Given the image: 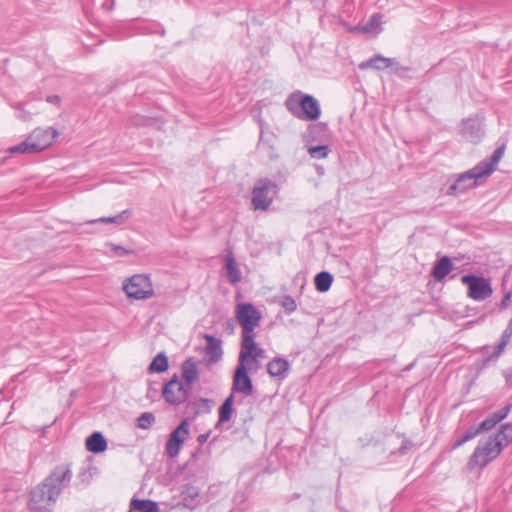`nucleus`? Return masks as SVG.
<instances>
[{
    "label": "nucleus",
    "instance_id": "2eb2a0df",
    "mask_svg": "<svg viewBox=\"0 0 512 512\" xmlns=\"http://www.w3.org/2000/svg\"><path fill=\"white\" fill-rule=\"evenodd\" d=\"M290 364L287 359L283 357H275L267 364L268 374L275 379L280 381L284 380L288 376Z\"/></svg>",
    "mask_w": 512,
    "mask_h": 512
},
{
    "label": "nucleus",
    "instance_id": "cd10ccee",
    "mask_svg": "<svg viewBox=\"0 0 512 512\" xmlns=\"http://www.w3.org/2000/svg\"><path fill=\"white\" fill-rule=\"evenodd\" d=\"M257 150L259 153L263 154L270 160H274L278 158V154L276 152L274 137L264 138L263 132L261 131L260 139L257 144Z\"/></svg>",
    "mask_w": 512,
    "mask_h": 512
},
{
    "label": "nucleus",
    "instance_id": "4be33fe9",
    "mask_svg": "<svg viewBox=\"0 0 512 512\" xmlns=\"http://www.w3.org/2000/svg\"><path fill=\"white\" fill-rule=\"evenodd\" d=\"M453 267L450 257L443 256L435 262L431 274L436 281L440 282L453 270Z\"/></svg>",
    "mask_w": 512,
    "mask_h": 512
},
{
    "label": "nucleus",
    "instance_id": "79ce46f5",
    "mask_svg": "<svg viewBox=\"0 0 512 512\" xmlns=\"http://www.w3.org/2000/svg\"><path fill=\"white\" fill-rule=\"evenodd\" d=\"M24 105L25 103H17L13 105V108L19 111L17 115L19 119H21L22 121H28L31 119L32 113L26 111L24 109Z\"/></svg>",
    "mask_w": 512,
    "mask_h": 512
},
{
    "label": "nucleus",
    "instance_id": "5701e85b",
    "mask_svg": "<svg viewBox=\"0 0 512 512\" xmlns=\"http://www.w3.org/2000/svg\"><path fill=\"white\" fill-rule=\"evenodd\" d=\"M107 440L101 432H93L86 439V449L94 454H99L107 449Z\"/></svg>",
    "mask_w": 512,
    "mask_h": 512
},
{
    "label": "nucleus",
    "instance_id": "6ab92c4d",
    "mask_svg": "<svg viewBox=\"0 0 512 512\" xmlns=\"http://www.w3.org/2000/svg\"><path fill=\"white\" fill-rule=\"evenodd\" d=\"M512 338V320H510L509 325L503 331L501 335L500 342L494 347L492 355L488 356V358L484 361L483 366L487 367L491 361L497 360L500 355L503 353L505 347L510 342Z\"/></svg>",
    "mask_w": 512,
    "mask_h": 512
},
{
    "label": "nucleus",
    "instance_id": "7ed1b4c3",
    "mask_svg": "<svg viewBox=\"0 0 512 512\" xmlns=\"http://www.w3.org/2000/svg\"><path fill=\"white\" fill-rule=\"evenodd\" d=\"M288 110L300 119L315 121L321 115L318 100L309 94L300 91L292 94L286 101Z\"/></svg>",
    "mask_w": 512,
    "mask_h": 512
},
{
    "label": "nucleus",
    "instance_id": "f704fd0d",
    "mask_svg": "<svg viewBox=\"0 0 512 512\" xmlns=\"http://www.w3.org/2000/svg\"><path fill=\"white\" fill-rule=\"evenodd\" d=\"M137 427L141 429H149L155 423L156 418L152 412H144L137 418Z\"/></svg>",
    "mask_w": 512,
    "mask_h": 512
},
{
    "label": "nucleus",
    "instance_id": "9b49d317",
    "mask_svg": "<svg viewBox=\"0 0 512 512\" xmlns=\"http://www.w3.org/2000/svg\"><path fill=\"white\" fill-rule=\"evenodd\" d=\"M190 427L187 419H183L181 423L170 433L166 443L165 453L169 458L178 456L180 449L189 436Z\"/></svg>",
    "mask_w": 512,
    "mask_h": 512
},
{
    "label": "nucleus",
    "instance_id": "a18cd8bd",
    "mask_svg": "<svg viewBox=\"0 0 512 512\" xmlns=\"http://www.w3.org/2000/svg\"><path fill=\"white\" fill-rule=\"evenodd\" d=\"M493 349L491 346H488V345H485L481 348V352L483 354V359H482V362H481V368H485L483 366L484 364V361L488 358V356L492 355L493 353Z\"/></svg>",
    "mask_w": 512,
    "mask_h": 512
},
{
    "label": "nucleus",
    "instance_id": "2f4dec72",
    "mask_svg": "<svg viewBox=\"0 0 512 512\" xmlns=\"http://www.w3.org/2000/svg\"><path fill=\"white\" fill-rule=\"evenodd\" d=\"M131 509L138 512H160L159 506L155 501L135 498L131 501Z\"/></svg>",
    "mask_w": 512,
    "mask_h": 512
},
{
    "label": "nucleus",
    "instance_id": "39448f33",
    "mask_svg": "<svg viewBox=\"0 0 512 512\" xmlns=\"http://www.w3.org/2000/svg\"><path fill=\"white\" fill-rule=\"evenodd\" d=\"M485 173L476 164L473 168L454 175V180L448 186L445 194L448 196H458L467 191L476 188L479 185V180L486 178Z\"/></svg>",
    "mask_w": 512,
    "mask_h": 512
},
{
    "label": "nucleus",
    "instance_id": "f257e3e1",
    "mask_svg": "<svg viewBox=\"0 0 512 512\" xmlns=\"http://www.w3.org/2000/svg\"><path fill=\"white\" fill-rule=\"evenodd\" d=\"M71 464L56 466L29 494L28 508L33 512H47L56 503L63 488L72 480Z\"/></svg>",
    "mask_w": 512,
    "mask_h": 512
},
{
    "label": "nucleus",
    "instance_id": "f8f14e48",
    "mask_svg": "<svg viewBox=\"0 0 512 512\" xmlns=\"http://www.w3.org/2000/svg\"><path fill=\"white\" fill-rule=\"evenodd\" d=\"M254 386L251 377L248 374L247 366L244 365V359L239 361L233 376L232 392L241 393L244 396H249L253 393Z\"/></svg>",
    "mask_w": 512,
    "mask_h": 512
},
{
    "label": "nucleus",
    "instance_id": "6e6552de",
    "mask_svg": "<svg viewBox=\"0 0 512 512\" xmlns=\"http://www.w3.org/2000/svg\"><path fill=\"white\" fill-rule=\"evenodd\" d=\"M461 282L468 288V297L475 301L486 300L493 293L489 279H486L483 276L466 274L462 276Z\"/></svg>",
    "mask_w": 512,
    "mask_h": 512
},
{
    "label": "nucleus",
    "instance_id": "473e14b6",
    "mask_svg": "<svg viewBox=\"0 0 512 512\" xmlns=\"http://www.w3.org/2000/svg\"><path fill=\"white\" fill-rule=\"evenodd\" d=\"M35 148H37V145H34L31 141L29 136L19 143L18 145L12 146L8 148V152L10 154H34L37 153Z\"/></svg>",
    "mask_w": 512,
    "mask_h": 512
},
{
    "label": "nucleus",
    "instance_id": "0eeeda50",
    "mask_svg": "<svg viewBox=\"0 0 512 512\" xmlns=\"http://www.w3.org/2000/svg\"><path fill=\"white\" fill-rule=\"evenodd\" d=\"M123 290L129 298L144 300L154 295L150 277L144 274H135L123 285Z\"/></svg>",
    "mask_w": 512,
    "mask_h": 512
},
{
    "label": "nucleus",
    "instance_id": "49530a36",
    "mask_svg": "<svg viewBox=\"0 0 512 512\" xmlns=\"http://www.w3.org/2000/svg\"><path fill=\"white\" fill-rule=\"evenodd\" d=\"M502 374L505 378L506 386L512 388V368L505 369Z\"/></svg>",
    "mask_w": 512,
    "mask_h": 512
},
{
    "label": "nucleus",
    "instance_id": "58836bf2",
    "mask_svg": "<svg viewBox=\"0 0 512 512\" xmlns=\"http://www.w3.org/2000/svg\"><path fill=\"white\" fill-rule=\"evenodd\" d=\"M107 247H109L110 251L113 252V254L117 257H126L133 254V250L127 249L114 243H108Z\"/></svg>",
    "mask_w": 512,
    "mask_h": 512
},
{
    "label": "nucleus",
    "instance_id": "09e8293b",
    "mask_svg": "<svg viewBox=\"0 0 512 512\" xmlns=\"http://www.w3.org/2000/svg\"><path fill=\"white\" fill-rule=\"evenodd\" d=\"M46 101L52 104H59L61 99L58 95H49L46 97Z\"/></svg>",
    "mask_w": 512,
    "mask_h": 512
},
{
    "label": "nucleus",
    "instance_id": "4468645a",
    "mask_svg": "<svg viewBox=\"0 0 512 512\" xmlns=\"http://www.w3.org/2000/svg\"><path fill=\"white\" fill-rule=\"evenodd\" d=\"M461 134L467 141L478 143L484 135L482 121L477 117L464 119Z\"/></svg>",
    "mask_w": 512,
    "mask_h": 512
},
{
    "label": "nucleus",
    "instance_id": "a211bd4d",
    "mask_svg": "<svg viewBox=\"0 0 512 512\" xmlns=\"http://www.w3.org/2000/svg\"><path fill=\"white\" fill-rule=\"evenodd\" d=\"M382 30V15L380 13L372 14L365 24L358 25L353 29L354 32L375 35L381 33Z\"/></svg>",
    "mask_w": 512,
    "mask_h": 512
},
{
    "label": "nucleus",
    "instance_id": "ddd939ff",
    "mask_svg": "<svg viewBox=\"0 0 512 512\" xmlns=\"http://www.w3.org/2000/svg\"><path fill=\"white\" fill-rule=\"evenodd\" d=\"M58 136L59 133L56 129L47 127L34 129L29 138L34 145H37L35 150L39 153L50 147Z\"/></svg>",
    "mask_w": 512,
    "mask_h": 512
},
{
    "label": "nucleus",
    "instance_id": "a878e982",
    "mask_svg": "<svg viewBox=\"0 0 512 512\" xmlns=\"http://www.w3.org/2000/svg\"><path fill=\"white\" fill-rule=\"evenodd\" d=\"M234 398L233 393L224 400V402L219 407V418L216 424V428H218L221 424L229 422L232 418V414L234 412Z\"/></svg>",
    "mask_w": 512,
    "mask_h": 512
},
{
    "label": "nucleus",
    "instance_id": "aec40b11",
    "mask_svg": "<svg viewBox=\"0 0 512 512\" xmlns=\"http://www.w3.org/2000/svg\"><path fill=\"white\" fill-rule=\"evenodd\" d=\"M204 339L207 342L205 353L209 356L210 362L214 363L219 361L223 354L221 340L210 334H205Z\"/></svg>",
    "mask_w": 512,
    "mask_h": 512
},
{
    "label": "nucleus",
    "instance_id": "b1692460",
    "mask_svg": "<svg viewBox=\"0 0 512 512\" xmlns=\"http://www.w3.org/2000/svg\"><path fill=\"white\" fill-rule=\"evenodd\" d=\"M393 62H394V59L387 58V57H384V56L378 54V55H375L374 57L368 59L367 61L360 63L359 68L361 70H365L368 68H373L376 70H383V69L390 67L393 64Z\"/></svg>",
    "mask_w": 512,
    "mask_h": 512
},
{
    "label": "nucleus",
    "instance_id": "e433bc0d",
    "mask_svg": "<svg viewBox=\"0 0 512 512\" xmlns=\"http://www.w3.org/2000/svg\"><path fill=\"white\" fill-rule=\"evenodd\" d=\"M328 126L324 123H316L309 126L308 137L311 140H316L317 136L326 133Z\"/></svg>",
    "mask_w": 512,
    "mask_h": 512
},
{
    "label": "nucleus",
    "instance_id": "c9c22d12",
    "mask_svg": "<svg viewBox=\"0 0 512 512\" xmlns=\"http://www.w3.org/2000/svg\"><path fill=\"white\" fill-rule=\"evenodd\" d=\"M329 152L330 148L328 145H318L308 149L309 155L314 159H324L328 156Z\"/></svg>",
    "mask_w": 512,
    "mask_h": 512
},
{
    "label": "nucleus",
    "instance_id": "c03bdc74",
    "mask_svg": "<svg viewBox=\"0 0 512 512\" xmlns=\"http://www.w3.org/2000/svg\"><path fill=\"white\" fill-rule=\"evenodd\" d=\"M466 442H468L467 438L464 436V433L460 436H458L455 440V442L451 446V450H456L460 448L462 445H464Z\"/></svg>",
    "mask_w": 512,
    "mask_h": 512
},
{
    "label": "nucleus",
    "instance_id": "603ef678",
    "mask_svg": "<svg viewBox=\"0 0 512 512\" xmlns=\"http://www.w3.org/2000/svg\"><path fill=\"white\" fill-rule=\"evenodd\" d=\"M157 393L156 389L152 388V384H149L148 391H147V397L152 398L153 394Z\"/></svg>",
    "mask_w": 512,
    "mask_h": 512
},
{
    "label": "nucleus",
    "instance_id": "8fccbe9b",
    "mask_svg": "<svg viewBox=\"0 0 512 512\" xmlns=\"http://www.w3.org/2000/svg\"><path fill=\"white\" fill-rule=\"evenodd\" d=\"M510 301V293H506L501 301L500 308L505 309L507 308Z\"/></svg>",
    "mask_w": 512,
    "mask_h": 512
},
{
    "label": "nucleus",
    "instance_id": "72a5a7b5",
    "mask_svg": "<svg viewBox=\"0 0 512 512\" xmlns=\"http://www.w3.org/2000/svg\"><path fill=\"white\" fill-rule=\"evenodd\" d=\"M130 216H131V210L126 209V210H123L122 212H120L119 214H117L115 216H112V217H101L98 220L90 221V223L101 222V223L122 224L125 221H127Z\"/></svg>",
    "mask_w": 512,
    "mask_h": 512
},
{
    "label": "nucleus",
    "instance_id": "423d86ee",
    "mask_svg": "<svg viewBox=\"0 0 512 512\" xmlns=\"http://www.w3.org/2000/svg\"><path fill=\"white\" fill-rule=\"evenodd\" d=\"M279 187L268 178L259 179L252 190V206L255 210L266 211L271 206Z\"/></svg>",
    "mask_w": 512,
    "mask_h": 512
},
{
    "label": "nucleus",
    "instance_id": "f3484780",
    "mask_svg": "<svg viewBox=\"0 0 512 512\" xmlns=\"http://www.w3.org/2000/svg\"><path fill=\"white\" fill-rule=\"evenodd\" d=\"M505 151V145H502L494 150L492 155L480 161L477 165L489 177L497 168L500 159L503 157Z\"/></svg>",
    "mask_w": 512,
    "mask_h": 512
},
{
    "label": "nucleus",
    "instance_id": "c756f323",
    "mask_svg": "<svg viewBox=\"0 0 512 512\" xmlns=\"http://www.w3.org/2000/svg\"><path fill=\"white\" fill-rule=\"evenodd\" d=\"M211 400L207 398H199L195 401H190L186 404L187 412H191L194 416L199 414L208 413L210 411Z\"/></svg>",
    "mask_w": 512,
    "mask_h": 512
},
{
    "label": "nucleus",
    "instance_id": "dca6fc26",
    "mask_svg": "<svg viewBox=\"0 0 512 512\" xmlns=\"http://www.w3.org/2000/svg\"><path fill=\"white\" fill-rule=\"evenodd\" d=\"M252 344H253L252 346H247L245 344V339H242V341H241V351L239 354V361H242L243 356H245L244 357V365H246V366L248 364H250L252 361L258 362V359L262 358L263 354H264V350L262 348L257 347L255 338H253Z\"/></svg>",
    "mask_w": 512,
    "mask_h": 512
},
{
    "label": "nucleus",
    "instance_id": "3c124183",
    "mask_svg": "<svg viewBox=\"0 0 512 512\" xmlns=\"http://www.w3.org/2000/svg\"><path fill=\"white\" fill-rule=\"evenodd\" d=\"M209 436H210V433L200 434V435H198V437H197V442H198L200 445H202V444H204V443L208 440Z\"/></svg>",
    "mask_w": 512,
    "mask_h": 512
},
{
    "label": "nucleus",
    "instance_id": "37998d69",
    "mask_svg": "<svg viewBox=\"0 0 512 512\" xmlns=\"http://www.w3.org/2000/svg\"><path fill=\"white\" fill-rule=\"evenodd\" d=\"M466 442H468L467 438L464 436V433L460 436H458L455 440V442L451 446V450H456L460 448L462 445H464Z\"/></svg>",
    "mask_w": 512,
    "mask_h": 512
},
{
    "label": "nucleus",
    "instance_id": "1a4fd4ad",
    "mask_svg": "<svg viewBox=\"0 0 512 512\" xmlns=\"http://www.w3.org/2000/svg\"><path fill=\"white\" fill-rule=\"evenodd\" d=\"M191 388L184 385L177 374L164 384L162 388V396L164 400L173 406H179L184 403L189 395Z\"/></svg>",
    "mask_w": 512,
    "mask_h": 512
},
{
    "label": "nucleus",
    "instance_id": "a19ab883",
    "mask_svg": "<svg viewBox=\"0 0 512 512\" xmlns=\"http://www.w3.org/2000/svg\"><path fill=\"white\" fill-rule=\"evenodd\" d=\"M92 467L87 465L81 468L78 478L81 481L84 486H87L90 483V480L92 478Z\"/></svg>",
    "mask_w": 512,
    "mask_h": 512
},
{
    "label": "nucleus",
    "instance_id": "de8ad7c7",
    "mask_svg": "<svg viewBox=\"0 0 512 512\" xmlns=\"http://www.w3.org/2000/svg\"><path fill=\"white\" fill-rule=\"evenodd\" d=\"M411 442L408 441V440H405L402 442V445L401 447L398 449V453L400 455H404L406 453V451L411 447Z\"/></svg>",
    "mask_w": 512,
    "mask_h": 512
},
{
    "label": "nucleus",
    "instance_id": "f03ea898",
    "mask_svg": "<svg viewBox=\"0 0 512 512\" xmlns=\"http://www.w3.org/2000/svg\"><path fill=\"white\" fill-rule=\"evenodd\" d=\"M512 442V424L505 423L501 425L498 432L490 436L486 441H480L475 447L473 453L468 460V468L483 469L493 460H495L501 452Z\"/></svg>",
    "mask_w": 512,
    "mask_h": 512
},
{
    "label": "nucleus",
    "instance_id": "7c9ffc66",
    "mask_svg": "<svg viewBox=\"0 0 512 512\" xmlns=\"http://www.w3.org/2000/svg\"><path fill=\"white\" fill-rule=\"evenodd\" d=\"M169 368L168 357L164 352L158 353L150 363L148 370L150 373H162Z\"/></svg>",
    "mask_w": 512,
    "mask_h": 512
},
{
    "label": "nucleus",
    "instance_id": "9d476101",
    "mask_svg": "<svg viewBox=\"0 0 512 512\" xmlns=\"http://www.w3.org/2000/svg\"><path fill=\"white\" fill-rule=\"evenodd\" d=\"M510 410H511V405L508 404V405L504 406L502 409H500L496 412H493L485 420H483L479 425L470 426L464 432V436L467 438L468 441H471L474 438H476L479 434H481L482 432L490 431L499 422H501L508 416Z\"/></svg>",
    "mask_w": 512,
    "mask_h": 512
},
{
    "label": "nucleus",
    "instance_id": "412c9836",
    "mask_svg": "<svg viewBox=\"0 0 512 512\" xmlns=\"http://www.w3.org/2000/svg\"><path fill=\"white\" fill-rule=\"evenodd\" d=\"M181 371L184 379V385L192 389V384L199 377L197 363L192 358H188L182 362Z\"/></svg>",
    "mask_w": 512,
    "mask_h": 512
},
{
    "label": "nucleus",
    "instance_id": "393cba45",
    "mask_svg": "<svg viewBox=\"0 0 512 512\" xmlns=\"http://www.w3.org/2000/svg\"><path fill=\"white\" fill-rule=\"evenodd\" d=\"M225 270H226V277L227 280L235 285L239 283L242 279L241 270L239 269L232 253L226 256V263H225Z\"/></svg>",
    "mask_w": 512,
    "mask_h": 512
},
{
    "label": "nucleus",
    "instance_id": "c85d7f7f",
    "mask_svg": "<svg viewBox=\"0 0 512 512\" xmlns=\"http://www.w3.org/2000/svg\"><path fill=\"white\" fill-rule=\"evenodd\" d=\"M333 275L328 271H321L314 278L315 288L318 292H327L333 283Z\"/></svg>",
    "mask_w": 512,
    "mask_h": 512
},
{
    "label": "nucleus",
    "instance_id": "bb28decb",
    "mask_svg": "<svg viewBox=\"0 0 512 512\" xmlns=\"http://www.w3.org/2000/svg\"><path fill=\"white\" fill-rule=\"evenodd\" d=\"M199 494V488H197L196 486L190 483L184 485L181 490V497L184 506L188 508H194L198 503Z\"/></svg>",
    "mask_w": 512,
    "mask_h": 512
},
{
    "label": "nucleus",
    "instance_id": "4c0bfd02",
    "mask_svg": "<svg viewBox=\"0 0 512 512\" xmlns=\"http://www.w3.org/2000/svg\"><path fill=\"white\" fill-rule=\"evenodd\" d=\"M129 122L135 127H146L153 124V119L143 115H133L130 117Z\"/></svg>",
    "mask_w": 512,
    "mask_h": 512
},
{
    "label": "nucleus",
    "instance_id": "20e7f679",
    "mask_svg": "<svg viewBox=\"0 0 512 512\" xmlns=\"http://www.w3.org/2000/svg\"><path fill=\"white\" fill-rule=\"evenodd\" d=\"M237 320L242 327V339H245L247 346H252L255 338L254 330L259 325L261 313L251 303L238 305Z\"/></svg>",
    "mask_w": 512,
    "mask_h": 512
},
{
    "label": "nucleus",
    "instance_id": "ea45409f",
    "mask_svg": "<svg viewBox=\"0 0 512 512\" xmlns=\"http://www.w3.org/2000/svg\"><path fill=\"white\" fill-rule=\"evenodd\" d=\"M281 305L288 314L293 313L297 309L296 301L290 295H285L282 298Z\"/></svg>",
    "mask_w": 512,
    "mask_h": 512
}]
</instances>
